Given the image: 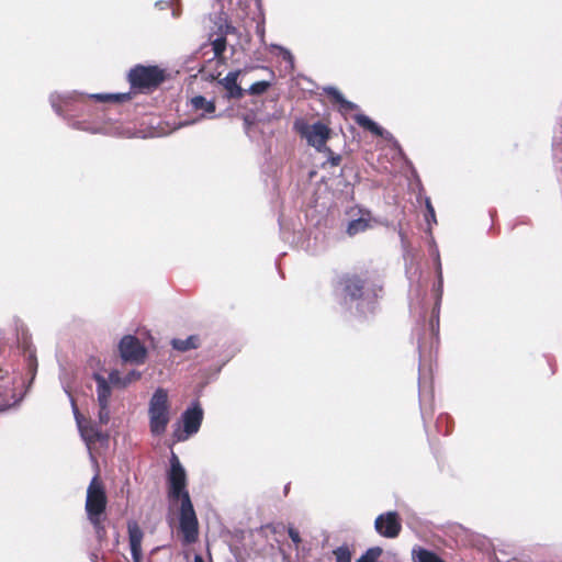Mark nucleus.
<instances>
[{
    "mask_svg": "<svg viewBox=\"0 0 562 562\" xmlns=\"http://www.w3.org/2000/svg\"><path fill=\"white\" fill-rule=\"evenodd\" d=\"M170 508L177 507L182 543H194L199 538V521L187 490V473L177 456L172 454L167 476Z\"/></svg>",
    "mask_w": 562,
    "mask_h": 562,
    "instance_id": "f257e3e1",
    "label": "nucleus"
},
{
    "mask_svg": "<svg viewBox=\"0 0 562 562\" xmlns=\"http://www.w3.org/2000/svg\"><path fill=\"white\" fill-rule=\"evenodd\" d=\"M171 420V403L169 393L164 387H158L151 394L148 402L149 431L154 437L162 436Z\"/></svg>",
    "mask_w": 562,
    "mask_h": 562,
    "instance_id": "f03ea898",
    "label": "nucleus"
},
{
    "mask_svg": "<svg viewBox=\"0 0 562 562\" xmlns=\"http://www.w3.org/2000/svg\"><path fill=\"white\" fill-rule=\"evenodd\" d=\"M344 290L345 299H349L351 303L356 302V310L362 315L373 312L374 301L381 291L357 276L345 279Z\"/></svg>",
    "mask_w": 562,
    "mask_h": 562,
    "instance_id": "7ed1b4c3",
    "label": "nucleus"
},
{
    "mask_svg": "<svg viewBox=\"0 0 562 562\" xmlns=\"http://www.w3.org/2000/svg\"><path fill=\"white\" fill-rule=\"evenodd\" d=\"M108 498L102 482L93 476L88 488L85 509L88 518L104 517Z\"/></svg>",
    "mask_w": 562,
    "mask_h": 562,
    "instance_id": "20e7f679",
    "label": "nucleus"
},
{
    "mask_svg": "<svg viewBox=\"0 0 562 562\" xmlns=\"http://www.w3.org/2000/svg\"><path fill=\"white\" fill-rule=\"evenodd\" d=\"M202 420L203 409L198 403H194L182 413V427L178 424L172 435L175 441L182 442L195 435L201 427Z\"/></svg>",
    "mask_w": 562,
    "mask_h": 562,
    "instance_id": "39448f33",
    "label": "nucleus"
},
{
    "mask_svg": "<svg viewBox=\"0 0 562 562\" xmlns=\"http://www.w3.org/2000/svg\"><path fill=\"white\" fill-rule=\"evenodd\" d=\"M165 80V71L157 66H136L128 74V81L133 88L151 89Z\"/></svg>",
    "mask_w": 562,
    "mask_h": 562,
    "instance_id": "423d86ee",
    "label": "nucleus"
},
{
    "mask_svg": "<svg viewBox=\"0 0 562 562\" xmlns=\"http://www.w3.org/2000/svg\"><path fill=\"white\" fill-rule=\"evenodd\" d=\"M294 127L296 132L306 139L307 144L317 151L327 149L326 142L329 137V128L325 124L321 122L314 124L295 122Z\"/></svg>",
    "mask_w": 562,
    "mask_h": 562,
    "instance_id": "0eeeda50",
    "label": "nucleus"
},
{
    "mask_svg": "<svg viewBox=\"0 0 562 562\" xmlns=\"http://www.w3.org/2000/svg\"><path fill=\"white\" fill-rule=\"evenodd\" d=\"M119 351L122 360L132 364L144 363L147 356L145 346L132 335H126L120 340Z\"/></svg>",
    "mask_w": 562,
    "mask_h": 562,
    "instance_id": "6e6552de",
    "label": "nucleus"
},
{
    "mask_svg": "<svg viewBox=\"0 0 562 562\" xmlns=\"http://www.w3.org/2000/svg\"><path fill=\"white\" fill-rule=\"evenodd\" d=\"M72 411L75 415V419L80 432L82 440L86 442L88 450L91 449V446L95 442H106L109 439L108 434L103 432L99 425L93 424L91 422H86L85 418L80 415L77 406L72 402Z\"/></svg>",
    "mask_w": 562,
    "mask_h": 562,
    "instance_id": "1a4fd4ad",
    "label": "nucleus"
},
{
    "mask_svg": "<svg viewBox=\"0 0 562 562\" xmlns=\"http://www.w3.org/2000/svg\"><path fill=\"white\" fill-rule=\"evenodd\" d=\"M348 214L350 216L346 227L348 236L353 237L373 227V217L369 210L355 207Z\"/></svg>",
    "mask_w": 562,
    "mask_h": 562,
    "instance_id": "9d476101",
    "label": "nucleus"
},
{
    "mask_svg": "<svg viewBox=\"0 0 562 562\" xmlns=\"http://www.w3.org/2000/svg\"><path fill=\"white\" fill-rule=\"evenodd\" d=\"M375 531L385 538H396L402 529L401 520L396 512L381 514L374 521Z\"/></svg>",
    "mask_w": 562,
    "mask_h": 562,
    "instance_id": "9b49d317",
    "label": "nucleus"
},
{
    "mask_svg": "<svg viewBox=\"0 0 562 562\" xmlns=\"http://www.w3.org/2000/svg\"><path fill=\"white\" fill-rule=\"evenodd\" d=\"M128 539L131 554L134 562L142 560V541L144 533L136 521H128L127 524Z\"/></svg>",
    "mask_w": 562,
    "mask_h": 562,
    "instance_id": "f8f14e48",
    "label": "nucleus"
},
{
    "mask_svg": "<svg viewBox=\"0 0 562 562\" xmlns=\"http://www.w3.org/2000/svg\"><path fill=\"white\" fill-rule=\"evenodd\" d=\"M239 74V70L231 71L220 81V83L225 88L227 98L229 99H240L244 95V90L237 83Z\"/></svg>",
    "mask_w": 562,
    "mask_h": 562,
    "instance_id": "ddd939ff",
    "label": "nucleus"
},
{
    "mask_svg": "<svg viewBox=\"0 0 562 562\" xmlns=\"http://www.w3.org/2000/svg\"><path fill=\"white\" fill-rule=\"evenodd\" d=\"M355 121L357 122L358 125L370 131L372 134L376 136H381L385 139L392 138V135L387 131L382 128L380 125H378L374 121H372L369 116L364 114H357L355 116Z\"/></svg>",
    "mask_w": 562,
    "mask_h": 562,
    "instance_id": "4468645a",
    "label": "nucleus"
},
{
    "mask_svg": "<svg viewBox=\"0 0 562 562\" xmlns=\"http://www.w3.org/2000/svg\"><path fill=\"white\" fill-rule=\"evenodd\" d=\"M94 380L97 382V396L99 405L109 404L111 396V386L109 382L99 373L94 374Z\"/></svg>",
    "mask_w": 562,
    "mask_h": 562,
    "instance_id": "2eb2a0df",
    "label": "nucleus"
},
{
    "mask_svg": "<svg viewBox=\"0 0 562 562\" xmlns=\"http://www.w3.org/2000/svg\"><path fill=\"white\" fill-rule=\"evenodd\" d=\"M200 345L201 341L198 335H191L184 339L175 338L171 340L172 348L181 352L196 349L200 347Z\"/></svg>",
    "mask_w": 562,
    "mask_h": 562,
    "instance_id": "dca6fc26",
    "label": "nucleus"
},
{
    "mask_svg": "<svg viewBox=\"0 0 562 562\" xmlns=\"http://www.w3.org/2000/svg\"><path fill=\"white\" fill-rule=\"evenodd\" d=\"M80 97H81V94L78 93L77 91L67 92L64 94L55 92V93L50 94L49 100H50L52 106L55 109V111L58 114H61V104H68L71 101H76Z\"/></svg>",
    "mask_w": 562,
    "mask_h": 562,
    "instance_id": "f3484780",
    "label": "nucleus"
},
{
    "mask_svg": "<svg viewBox=\"0 0 562 562\" xmlns=\"http://www.w3.org/2000/svg\"><path fill=\"white\" fill-rule=\"evenodd\" d=\"M324 92L339 103L341 111L349 112L357 109V104L346 100L337 88L328 86L324 88Z\"/></svg>",
    "mask_w": 562,
    "mask_h": 562,
    "instance_id": "a211bd4d",
    "label": "nucleus"
},
{
    "mask_svg": "<svg viewBox=\"0 0 562 562\" xmlns=\"http://www.w3.org/2000/svg\"><path fill=\"white\" fill-rule=\"evenodd\" d=\"M89 98L98 102H123L130 99V93H94Z\"/></svg>",
    "mask_w": 562,
    "mask_h": 562,
    "instance_id": "6ab92c4d",
    "label": "nucleus"
},
{
    "mask_svg": "<svg viewBox=\"0 0 562 562\" xmlns=\"http://www.w3.org/2000/svg\"><path fill=\"white\" fill-rule=\"evenodd\" d=\"M191 105L195 110H202L205 114H212L215 111L214 102L206 100L202 95H196L192 98Z\"/></svg>",
    "mask_w": 562,
    "mask_h": 562,
    "instance_id": "aec40b11",
    "label": "nucleus"
},
{
    "mask_svg": "<svg viewBox=\"0 0 562 562\" xmlns=\"http://www.w3.org/2000/svg\"><path fill=\"white\" fill-rule=\"evenodd\" d=\"M383 550L380 547L368 549L356 562H381L380 558Z\"/></svg>",
    "mask_w": 562,
    "mask_h": 562,
    "instance_id": "412c9836",
    "label": "nucleus"
},
{
    "mask_svg": "<svg viewBox=\"0 0 562 562\" xmlns=\"http://www.w3.org/2000/svg\"><path fill=\"white\" fill-rule=\"evenodd\" d=\"M88 520L91 522V525L94 528L95 536L99 541H102L105 538L106 531L102 524L103 517H97V518H88Z\"/></svg>",
    "mask_w": 562,
    "mask_h": 562,
    "instance_id": "4be33fe9",
    "label": "nucleus"
},
{
    "mask_svg": "<svg viewBox=\"0 0 562 562\" xmlns=\"http://www.w3.org/2000/svg\"><path fill=\"white\" fill-rule=\"evenodd\" d=\"M270 86H271V81H268V80L257 81L249 87L248 93L251 95L262 94L263 92H266L269 89Z\"/></svg>",
    "mask_w": 562,
    "mask_h": 562,
    "instance_id": "5701e85b",
    "label": "nucleus"
},
{
    "mask_svg": "<svg viewBox=\"0 0 562 562\" xmlns=\"http://www.w3.org/2000/svg\"><path fill=\"white\" fill-rule=\"evenodd\" d=\"M270 47L279 50L284 61H286L290 70L294 68V57L289 49L277 44H271Z\"/></svg>",
    "mask_w": 562,
    "mask_h": 562,
    "instance_id": "b1692460",
    "label": "nucleus"
},
{
    "mask_svg": "<svg viewBox=\"0 0 562 562\" xmlns=\"http://www.w3.org/2000/svg\"><path fill=\"white\" fill-rule=\"evenodd\" d=\"M212 48L214 52V57L221 58L226 49V38L224 36H218L215 40H213Z\"/></svg>",
    "mask_w": 562,
    "mask_h": 562,
    "instance_id": "393cba45",
    "label": "nucleus"
},
{
    "mask_svg": "<svg viewBox=\"0 0 562 562\" xmlns=\"http://www.w3.org/2000/svg\"><path fill=\"white\" fill-rule=\"evenodd\" d=\"M553 160L557 169L562 170V139L553 142Z\"/></svg>",
    "mask_w": 562,
    "mask_h": 562,
    "instance_id": "a878e982",
    "label": "nucleus"
},
{
    "mask_svg": "<svg viewBox=\"0 0 562 562\" xmlns=\"http://www.w3.org/2000/svg\"><path fill=\"white\" fill-rule=\"evenodd\" d=\"M336 562H351V554L347 547H339L334 551Z\"/></svg>",
    "mask_w": 562,
    "mask_h": 562,
    "instance_id": "bb28decb",
    "label": "nucleus"
},
{
    "mask_svg": "<svg viewBox=\"0 0 562 562\" xmlns=\"http://www.w3.org/2000/svg\"><path fill=\"white\" fill-rule=\"evenodd\" d=\"M110 422L109 404L99 405L98 423L100 426L108 425Z\"/></svg>",
    "mask_w": 562,
    "mask_h": 562,
    "instance_id": "cd10ccee",
    "label": "nucleus"
},
{
    "mask_svg": "<svg viewBox=\"0 0 562 562\" xmlns=\"http://www.w3.org/2000/svg\"><path fill=\"white\" fill-rule=\"evenodd\" d=\"M425 220H426V222H427L429 227H430L431 223H434V224L437 223L434 206H432V204H431V202H430V200L428 198L426 199Z\"/></svg>",
    "mask_w": 562,
    "mask_h": 562,
    "instance_id": "c85d7f7f",
    "label": "nucleus"
},
{
    "mask_svg": "<svg viewBox=\"0 0 562 562\" xmlns=\"http://www.w3.org/2000/svg\"><path fill=\"white\" fill-rule=\"evenodd\" d=\"M124 378H121V374L119 371L114 370L109 374V382L113 385L122 386Z\"/></svg>",
    "mask_w": 562,
    "mask_h": 562,
    "instance_id": "c756f323",
    "label": "nucleus"
},
{
    "mask_svg": "<svg viewBox=\"0 0 562 562\" xmlns=\"http://www.w3.org/2000/svg\"><path fill=\"white\" fill-rule=\"evenodd\" d=\"M140 378V372L132 370L123 380L122 386H126L133 381H136Z\"/></svg>",
    "mask_w": 562,
    "mask_h": 562,
    "instance_id": "7c9ffc66",
    "label": "nucleus"
},
{
    "mask_svg": "<svg viewBox=\"0 0 562 562\" xmlns=\"http://www.w3.org/2000/svg\"><path fill=\"white\" fill-rule=\"evenodd\" d=\"M288 532L289 537L295 544H299L301 542L300 533L296 529L290 527Z\"/></svg>",
    "mask_w": 562,
    "mask_h": 562,
    "instance_id": "2f4dec72",
    "label": "nucleus"
},
{
    "mask_svg": "<svg viewBox=\"0 0 562 562\" xmlns=\"http://www.w3.org/2000/svg\"><path fill=\"white\" fill-rule=\"evenodd\" d=\"M434 255L436 256V259L438 261V273H439V285H441V282H442V279H441V266H440V261H439V252H438V249L435 247L434 248Z\"/></svg>",
    "mask_w": 562,
    "mask_h": 562,
    "instance_id": "473e14b6",
    "label": "nucleus"
},
{
    "mask_svg": "<svg viewBox=\"0 0 562 562\" xmlns=\"http://www.w3.org/2000/svg\"><path fill=\"white\" fill-rule=\"evenodd\" d=\"M20 400H14V402L12 404H0V412H4L5 409H8L9 407H11L12 405H15L19 403Z\"/></svg>",
    "mask_w": 562,
    "mask_h": 562,
    "instance_id": "72a5a7b5",
    "label": "nucleus"
},
{
    "mask_svg": "<svg viewBox=\"0 0 562 562\" xmlns=\"http://www.w3.org/2000/svg\"><path fill=\"white\" fill-rule=\"evenodd\" d=\"M244 121L247 127L251 124L250 117L248 115L245 116Z\"/></svg>",
    "mask_w": 562,
    "mask_h": 562,
    "instance_id": "f704fd0d",
    "label": "nucleus"
},
{
    "mask_svg": "<svg viewBox=\"0 0 562 562\" xmlns=\"http://www.w3.org/2000/svg\"><path fill=\"white\" fill-rule=\"evenodd\" d=\"M194 562H204L203 558L200 554L194 557Z\"/></svg>",
    "mask_w": 562,
    "mask_h": 562,
    "instance_id": "c9c22d12",
    "label": "nucleus"
},
{
    "mask_svg": "<svg viewBox=\"0 0 562 562\" xmlns=\"http://www.w3.org/2000/svg\"><path fill=\"white\" fill-rule=\"evenodd\" d=\"M339 161H340V158H339V157H336V158H333V159H331V164H333V165H338V164H339Z\"/></svg>",
    "mask_w": 562,
    "mask_h": 562,
    "instance_id": "e433bc0d",
    "label": "nucleus"
},
{
    "mask_svg": "<svg viewBox=\"0 0 562 562\" xmlns=\"http://www.w3.org/2000/svg\"><path fill=\"white\" fill-rule=\"evenodd\" d=\"M164 3H165V2H161V1L156 2V7H159L160 9H164Z\"/></svg>",
    "mask_w": 562,
    "mask_h": 562,
    "instance_id": "4c0bfd02",
    "label": "nucleus"
}]
</instances>
